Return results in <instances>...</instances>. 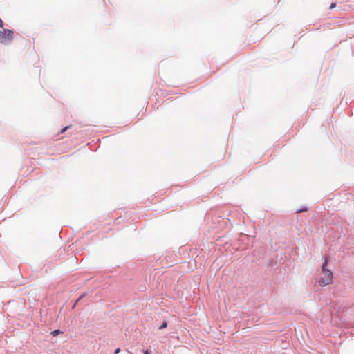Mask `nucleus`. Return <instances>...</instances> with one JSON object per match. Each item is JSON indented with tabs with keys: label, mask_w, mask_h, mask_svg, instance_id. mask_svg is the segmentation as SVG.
<instances>
[{
	"label": "nucleus",
	"mask_w": 354,
	"mask_h": 354,
	"mask_svg": "<svg viewBox=\"0 0 354 354\" xmlns=\"http://www.w3.org/2000/svg\"><path fill=\"white\" fill-rule=\"evenodd\" d=\"M328 261L329 257H325L322 266V276L319 280V284L322 287L331 284L333 281V274L327 268Z\"/></svg>",
	"instance_id": "1"
},
{
	"label": "nucleus",
	"mask_w": 354,
	"mask_h": 354,
	"mask_svg": "<svg viewBox=\"0 0 354 354\" xmlns=\"http://www.w3.org/2000/svg\"><path fill=\"white\" fill-rule=\"evenodd\" d=\"M13 38V32L10 30L4 29L0 31V42L2 44H8Z\"/></svg>",
	"instance_id": "2"
},
{
	"label": "nucleus",
	"mask_w": 354,
	"mask_h": 354,
	"mask_svg": "<svg viewBox=\"0 0 354 354\" xmlns=\"http://www.w3.org/2000/svg\"><path fill=\"white\" fill-rule=\"evenodd\" d=\"M61 333V331L59 330H53V332H51V334L53 335V336H56L58 334Z\"/></svg>",
	"instance_id": "3"
},
{
	"label": "nucleus",
	"mask_w": 354,
	"mask_h": 354,
	"mask_svg": "<svg viewBox=\"0 0 354 354\" xmlns=\"http://www.w3.org/2000/svg\"><path fill=\"white\" fill-rule=\"evenodd\" d=\"M167 322H164V323H162V324L159 327V329H160V330H161V329H163V328H166V327H167Z\"/></svg>",
	"instance_id": "4"
},
{
	"label": "nucleus",
	"mask_w": 354,
	"mask_h": 354,
	"mask_svg": "<svg viewBox=\"0 0 354 354\" xmlns=\"http://www.w3.org/2000/svg\"><path fill=\"white\" fill-rule=\"evenodd\" d=\"M306 211H307V208L300 209L299 210H297V213H301Z\"/></svg>",
	"instance_id": "5"
},
{
	"label": "nucleus",
	"mask_w": 354,
	"mask_h": 354,
	"mask_svg": "<svg viewBox=\"0 0 354 354\" xmlns=\"http://www.w3.org/2000/svg\"><path fill=\"white\" fill-rule=\"evenodd\" d=\"M336 6V3H333L330 6V9H333Z\"/></svg>",
	"instance_id": "6"
},
{
	"label": "nucleus",
	"mask_w": 354,
	"mask_h": 354,
	"mask_svg": "<svg viewBox=\"0 0 354 354\" xmlns=\"http://www.w3.org/2000/svg\"><path fill=\"white\" fill-rule=\"evenodd\" d=\"M120 352V348H117V349L115 351L114 353H115V354H118Z\"/></svg>",
	"instance_id": "7"
},
{
	"label": "nucleus",
	"mask_w": 354,
	"mask_h": 354,
	"mask_svg": "<svg viewBox=\"0 0 354 354\" xmlns=\"http://www.w3.org/2000/svg\"><path fill=\"white\" fill-rule=\"evenodd\" d=\"M67 129H68V127H64V128L62 130V133H63V132L66 131Z\"/></svg>",
	"instance_id": "8"
},
{
	"label": "nucleus",
	"mask_w": 354,
	"mask_h": 354,
	"mask_svg": "<svg viewBox=\"0 0 354 354\" xmlns=\"http://www.w3.org/2000/svg\"><path fill=\"white\" fill-rule=\"evenodd\" d=\"M144 354H151V351H145Z\"/></svg>",
	"instance_id": "9"
},
{
	"label": "nucleus",
	"mask_w": 354,
	"mask_h": 354,
	"mask_svg": "<svg viewBox=\"0 0 354 354\" xmlns=\"http://www.w3.org/2000/svg\"><path fill=\"white\" fill-rule=\"evenodd\" d=\"M84 296V295H82L81 297H80V299H82V297H83Z\"/></svg>",
	"instance_id": "10"
}]
</instances>
